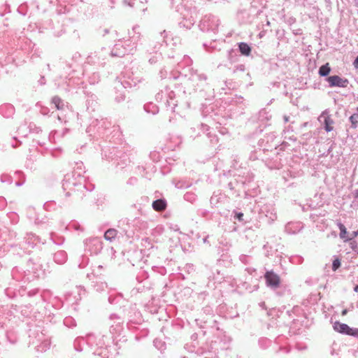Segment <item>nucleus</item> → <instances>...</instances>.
Instances as JSON below:
<instances>
[{"instance_id":"nucleus-18","label":"nucleus","mask_w":358,"mask_h":358,"mask_svg":"<svg viewBox=\"0 0 358 358\" xmlns=\"http://www.w3.org/2000/svg\"><path fill=\"white\" fill-rule=\"evenodd\" d=\"M0 180L1 182L12 183V178L7 174H2L0 177Z\"/></svg>"},{"instance_id":"nucleus-36","label":"nucleus","mask_w":358,"mask_h":358,"mask_svg":"<svg viewBox=\"0 0 358 358\" xmlns=\"http://www.w3.org/2000/svg\"><path fill=\"white\" fill-rule=\"evenodd\" d=\"M289 117L287 115H284L283 116V119H284L285 122H287L289 121Z\"/></svg>"},{"instance_id":"nucleus-31","label":"nucleus","mask_w":358,"mask_h":358,"mask_svg":"<svg viewBox=\"0 0 358 358\" xmlns=\"http://www.w3.org/2000/svg\"><path fill=\"white\" fill-rule=\"evenodd\" d=\"M354 67L358 69V55L356 57L355 59L353 62Z\"/></svg>"},{"instance_id":"nucleus-35","label":"nucleus","mask_w":358,"mask_h":358,"mask_svg":"<svg viewBox=\"0 0 358 358\" xmlns=\"http://www.w3.org/2000/svg\"><path fill=\"white\" fill-rule=\"evenodd\" d=\"M348 312V309H343V310H342V312H341V315H342L343 316H345V315H347Z\"/></svg>"},{"instance_id":"nucleus-45","label":"nucleus","mask_w":358,"mask_h":358,"mask_svg":"<svg viewBox=\"0 0 358 358\" xmlns=\"http://www.w3.org/2000/svg\"><path fill=\"white\" fill-rule=\"evenodd\" d=\"M103 268V266H102L101 265H99V266H98V268Z\"/></svg>"},{"instance_id":"nucleus-34","label":"nucleus","mask_w":358,"mask_h":358,"mask_svg":"<svg viewBox=\"0 0 358 358\" xmlns=\"http://www.w3.org/2000/svg\"><path fill=\"white\" fill-rule=\"evenodd\" d=\"M109 32H110V29H104L103 30L102 36H104L106 34H108Z\"/></svg>"},{"instance_id":"nucleus-7","label":"nucleus","mask_w":358,"mask_h":358,"mask_svg":"<svg viewBox=\"0 0 358 358\" xmlns=\"http://www.w3.org/2000/svg\"><path fill=\"white\" fill-rule=\"evenodd\" d=\"M67 259V254L64 250H59L54 255V260L58 264H62Z\"/></svg>"},{"instance_id":"nucleus-39","label":"nucleus","mask_w":358,"mask_h":358,"mask_svg":"<svg viewBox=\"0 0 358 358\" xmlns=\"http://www.w3.org/2000/svg\"><path fill=\"white\" fill-rule=\"evenodd\" d=\"M354 289V292H358V285H355V286L354 287V289Z\"/></svg>"},{"instance_id":"nucleus-8","label":"nucleus","mask_w":358,"mask_h":358,"mask_svg":"<svg viewBox=\"0 0 358 358\" xmlns=\"http://www.w3.org/2000/svg\"><path fill=\"white\" fill-rule=\"evenodd\" d=\"M118 231L115 229H108L104 233V238L108 241L112 242L115 240Z\"/></svg>"},{"instance_id":"nucleus-5","label":"nucleus","mask_w":358,"mask_h":358,"mask_svg":"<svg viewBox=\"0 0 358 358\" xmlns=\"http://www.w3.org/2000/svg\"><path fill=\"white\" fill-rule=\"evenodd\" d=\"M167 203L164 199H159L155 200L152 202V206L154 210L157 211H163L166 208Z\"/></svg>"},{"instance_id":"nucleus-49","label":"nucleus","mask_w":358,"mask_h":358,"mask_svg":"<svg viewBox=\"0 0 358 358\" xmlns=\"http://www.w3.org/2000/svg\"><path fill=\"white\" fill-rule=\"evenodd\" d=\"M203 241L206 242V238H203Z\"/></svg>"},{"instance_id":"nucleus-13","label":"nucleus","mask_w":358,"mask_h":358,"mask_svg":"<svg viewBox=\"0 0 358 358\" xmlns=\"http://www.w3.org/2000/svg\"><path fill=\"white\" fill-rule=\"evenodd\" d=\"M349 121L351 123L350 128L357 129L358 127V112L353 113L349 117Z\"/></svg>"},{"instance_id":"nucleus-25","label":"nucleus","mask_w":358,"mask_h":358,"mask_svg":"<svg viewBox=\"0 0 358 358\" xmlns=\"http://www.w3.org/2000/svg\"><path fill=\"white\" fill-rule=\"evenodd\" d=\"M136 1L135 0H130V1H128V0H123V3L124 5H126V6H129L131 8H134L135 6V2Z\"/></svg>"},{"instance_id":"nucleus-50","label":"nucleus","mask_w":358,"mask_h":358,"mask_svg":"<svg viewBox=\"0 0 358 358\" xmlns=\"http://www.w3.org/2000/svg\"><path fill=\"white\" fill-rule=\"evenodd\" d=\"M325 1H326V2H329V1H330V0H325Z\"/></svg>"},{"instance_id":"nucleus-43","label":"nucleus","mask_w":358,"mask_h":358,"mask_svg":"<svg viewBox=\"0 0 358 358\" xmlns=\"http://www.w3.org/2000/svg\"><path fill=\"white\" fill-rule=\"evenodd\" d=\"M66 177H67V176H64V181H66V180H67V179H66Z\"/></svg>"},{"instance_id":"nucleus-40","label":"nucleus","mask_w":358,"mask_h":358,"mask_svg":"<svg viewBox=\"0 0 358 358\" xmlns=\"http://www.w3.org/2000/svg\"><path fill=\"white\" fill-rule=\"evenodd\" d=\"M199 78H200V79H204V80H206V76H204V75H201V76H199Z\"/></svg>"},{"instance_id":"nucleus-23","label":"nucleus","mask_w":358,"mask_h":358,"mask_svg":"<svg viewBox=\"0 0 358 358\" xmlns=\"http://www.w3.org/2000/svg\"><path fill=\"white\" fill-rule=\"evenodd\" d=\"M190 185L189 184H187V185H185V182H182V181H178L176 184V187L178 188V189H181V188H187L188 187H189Z\"/></svg>"},{"instance_id":"nucleus-30","label":"nucleus","mask_w":358,"mask_h":358,"mask_svg":"<svg viewBox=\"0 0 358 358\" xmlns=\"http://www.w3.org/2000/svg\"><path fill=\"white\" fill-rule=\"evenodd\" d=\"M218 202V199L216 198V196H211L210 198V203L215 204Z\"/></svg>"},{"instance_id":"nucleus-37","label":"nucleus","mask_w":358,"mask_h":358,"mask_svg":"<svg viewBox=\"0 0 358 358\" xmlns=\"http://www.w3.org/2000/svg\"><path fill=\"white\" fill-rule=\"evenodd\" d=\"M94 358H108V357H104L103 356H101V353H99L98 355H94Z\"/></svg>"},{"instance_id":"nucleus-20","label":"nucleus","mask_w":358,"mask_h":358,"mask_svg":"<svg viewBox=\"0 0 358 358\" xmlns=\"http://www.w3.org/2000/svg\"><path fill=\"white\" fill-rule=\"evenodd\" d=\"M233 213L234 214V220H237L241 222H243L244 221V220H243L244 215L243 213L234 210Z\"/></svg>"},{"instance_id":"nucleus-6","label":"nucleus","mask_w":358,"mask_h":358,"mask_svg":"<svg viewBox=\"0 0 358 358\" xmlns=\"http://www.w3.org/2000/svg\"><path fill=\"white\" fill-rule=\"evenodd\" d=\"M238 47L242 55L248 57L252 52V48L247 43L240 42L238 43Z\"/></svg>"},{"instance_id":"nucleus-15","label":"nucleus","mask_w":358,"mask_h":358,"mask_svg":"<svg viewBox=\"0 0 358 358\" xmlns=\"http://www.w3.org/2000/svg\"><path fill=\"white\" fill-rule=\"evenodd\" d=\"M124 55L125 51L124 50H119L117 48V45H116L110 52V55L112 57H122Z\"/></svg>"},{"instance_id":"nucleus-17","label":"nucleus","mask_w":358,"mask_h":358,"mask_svg":"<svg viewBox=\"0 0 358 358\" xmlns=\"http://www.w3.org/2000/svg\"><path fill=\"white\" fill-rule=\"evenodd\" d=\"M194 22L192 20H182L179 22V26L180 27H184L186 29H189L194 24Z\"/></svg>"},{"instance_id":"nucleus-41","label":"nucleus","mask_w":358,"mask_h":358,"mask_svg":"<svg viewBox=\"0 0 358 358\" xmlns=\"http://www.w3.org/2000/svg\"><path fill=\"white\" fill-rule=\"evenodd\" d=\"M16 185H17V186H20V185H22V183H21V182H16Z\"/></svg>"},{"instance_id":"nucleus-4","label":"nucleus","mask_w":358,"mask_h":358,"mask_svg":"<svg viewBox=\"0 0 358 358\" xmlns=\"http://www.w3.org/2000/svg\"><path fill=\"white\" fill-rule=\"evenodd\" d=\"M333 327L336 331L345 335H348L351 329V327H349L348 324L341 323L338 321L334 322Z\"/></svg>"},{"instance_id":"nucleus-14","label":"nucleus","mask_w":358,"mask_h":358,"mask_svg":"<svg viewBox=\"0 0 358 358\" xmlns=\"http://www.w3.org/2000/svg\"><path fill=\"white\" fill-rule=\"evenodd\" d=\"M337 226L340 229V238L345 240L348 238L347 235L348 232L345 225L339 222L337 223Z\"/></svg>"},{"instance_id":"nucleus-32","label":"nucleus","mask_w":358,"mask_h":358,"mask_svg":"<svg viewBox=\"0 0 358 358\" xmlns=\"http://www.w3.org/2000/svg\"><path fill=\"white\" fill-rule=\"evenodd\" d=\"M234 52V50L233 49H231L229 52H228V57L229 59H232V54Z\"/></svg>"},{"instance_id":"nucleus-51","label":"nucleus","mask_w":358,"mask_h":358,"mask_svg":"<svg viewBox=\"0 0 358 358\" xmlns=\"http://www.w3.org/2000/svg\"><path fill=\"white\" fill-rule=\"evenodd\" d=\"M356 110H357V112H358V107L356 108Z\"/></svg>"},{"instance_id":"nucleus-26","label":"nucleus","mask_w":358,"mask_h":358,"mask_svg":"<svg viewBox=\"0 0 358 358\" xmlns=\"http://www.w3.org/2000/svg\"><path fill=\"white\" fill-rule=\"evenodd\" d=\"M357 236H358V230L353 231L351 234V237L346 238L345 240V241H351L352 239H353L355 237H357Z\"/></svg>"},{"instance_id":"nucleus-47","label":"nucleus","mask_w":358,"mask_h":358,"mask_svg":"<svg viewBox=\"0 0 358 358\" xmlns=\"http://www.w3.org/2000/svg\"><path fill=\"white\" fill-rule=\"evenodd\" d=\"M331 152V148L328 149V153Z\"/></svg>"},{"instance_id":"nucleus-16","label":"nucleus","mask_w":358,"mask_h":358,"mask_svg":"<svg viewBox=\"0 0 358 358\" xmlns=\"http://www.w3.org/2000/svg\"><path fill=\"white\" fill-rule=\"evenodd\" d=\"M333 123L334 121L330 117H327L324 119V127L326 131L329 132L333 130V127L331 126Z\"/></svg>"},{"instance_id":"nucleus-3","label":"nucleus","mask_w":358,"mask_h":358,"mask_svg":"<svg viewBox=\"0 0 358 358\" xmlns=\"http://www.w3.org/2000/svg\"><path fill=\"white\" fill-rule=\"evenodd\" d=\"M326 81L328 82L330 87H346L349 81L346 78H342L339 76L334 75L326 78Z\"/></svg>"},{"instance_id":"nucleus-11","label":"nucleus","mask_w":358,"mask_h":358,"mask_svg":"<svg viewBox=\"0 0 358 358\" xmlns=\"http://www.w3.org/2000/svg\"><path fill=\"white\" fill-rule=\"evenodd\" d=\"M76 167L74 168V170H73V176L77 175V176L80 177L84 173H85V170H84V167H83V162H77L76 164Z\"/></svg>"},{"instance_id":"nucleus-27","label":"nucleus","mask_w":358,"mask_h":358,"mask_svg":"<svg viewBox=\"0 0 358 358\" xmlns=\"http://www.w3.org/2000/svg\"><path fill=\"white\" fill-rule=\"evenodd\" d=\"M245 70V66L244 64H239L236 66V71H244Z\"/></svg>"},{"instance_id":"nucleus-44","label":"nucleus","mask_w":358,"mask_h":358,"mask_svg":"<svg viewBox=\"0 0 358 358\" xmlns=\"http://www.w3.org/2000/svg\"><path fill=\"white\" fill-rule=\"evenodd\" d=\"M62 186H63V188L65 189V183L64 182L62 184Z\"/></svg>"},{"instance_id":"nucleus-24","label":"nucleus","mask_w":358,"mask_h":358,"mask_svg":"<svg viewBox=\"0 0 358 358\" xmlns=\"http://www.w3.org/2000/svg\"><path fill=\"white\" fill-rule=\"evenodd\" d=\"M348 336H352L355 337H358V329L357 328H352L350 329V331L348 334Z\"/></svg>"},{"instance_id":"nucleus-19","label":"nucleus","mask_w":358,"mask_h":358,"mask_svg":"<svg viewBox=\"0 0 358 358\" xmlns=\"http://www.w3.org/2000/svg\"><path fill=\"white\" fill-rule=\"evenodd\" d=\"M184 199H185V200H186L187 201L193 202L195 200V199H196V196H195V194L194 193L187 192L184 195Z\"/></svg>"},{"instance_id":"nucleus-12","label":"nucleus","mask_w":358,"mask_h":358,"mask_svg":"<svg viewBox=\"0 0 358 358\" xmlns=\"http://www.w3.org/2000/svg\"><path fill=\"white\" fill-rule=\"evenodd\" d=\"M52 103L55 104L57 110H62L64 108V102L62 99L58 96H55L52 98Z\"/></svg>"},{"instance_id":"nucleus-1","label":"nucleus","mask_w":358,"mask_h":358,"mask_svg":"<svg viewBox=\"0 0 358 358\" xmlns=\"http://www.w3.org/2000/svg\"><path fill=\"white\" fill-rule=\"evenodd\" d=\"M220 25V20L213 15L205 16L200 22V29L203 31H211L216 33Z\"/></svg>"},{"instance_id":"nucleus-29","label":"nucleus","mask_w":358,"mask_h":358,"mask_svg":"<svg viewBox=\"0 0 358 358\" xmlns=\"http://www.w3.org/2000/svg\"><path fill=\"white\" fill-rule=\"evenodd\" d=\"M166 105L169 106H172V108H175V107L177 106V103H173V102H171L169 101H166Z\"/></svg>"},{"instance_id":"nucleus-46","label":"nucleus","mask_w":358,"mask_h":358,"mask_svg":"<svg viewBox=\"0 0 358 358\" xmlns=\"http://www.w3.org/2000/svg\"><path fill=\"white\" fill-rule=\"evenodd\" d=\"M176 8L177 11H179V8H178V6L176 7Z\"/></svg>"},{"instance_id":"nucleus-9","label":"nucleus","mask_w":358,"mask_h":358,"mask_svg":"<svg viewBox=\"0 0 358 358\" xmlns=\"http://www.w3.org/2000/svg\"><path fill=\"white\" fill-rule=\"evenodd\" d=\"M331 67L329 63L322 65L318 71V73L321 77H327L331 72Z\"/></svg>"},{"instance_id":"nucleus-48","label":"nucleus","mask_w":358,"mask_h":358,"mask_svg":"<svg viewBox=\"0 0 358 358\" xmlns=\"http://www.w3.org/2000/svg\"><path fill=\"white\" fill-rule=\"evenodd\" d=\"M172 1V4L173 5L174 4V0H171Z\"/></svg>"},{"instance_id":"nucleus-22","label":"nucleus","mask_w":358,"mask_h":358,"mask_svg":"<svg viewBox=\"0 0 358 358\" xmlns=\"http://www.w3.org/2000/svg\"><path fill=\"white\" fill-rule=\"evenodd\" d=\"M350 248L358 255V243L352 241L350 243Z\"/></svg>"},{"instance_id":"nucleus-21","label":"nucleus","mask_w":358,"mask_h":358,"mask_svg":"<svg viewBox=\"0 0 358 358\" xmlns=\"http://www.w3.org/2000/svg\"><path fill=\"white\" fill-rule=\"evenodd\" d=\"M341 260L338 258H336L332 263V270L334 271H336L337 269H338L341 267Z\"/></svg>"},{"instance_id":"nucleus-38","label":"nucleus","mask_w":358,"mask_h":358,"mask_svg":"<svg viewBox=\"0 0 358 358\" xmlns=\"http://www.w3.org/2000/svg\"><path fill=\"white\" fill-rule=\"evenodd\" d=\"M228 187L230 189H234V186H233V184L231 182H229L228 184Z\"/></svg>"},{"instance_id":"nucleus-10","label":"nucleus","mask_w":358,"mask_h":358,"mask_svg":"<svg viewBox=\"0 0 358 358\" xmlns=\"http://www.w3.org/2000/svg\"><path fill=\"white\" fill-rule=\"evenodd\" d=\"M143 108H144V110L148 113H152L153 115L157 113L159 111L158 107L152 103H148L145 104Z\"/></svg>"},{"instance_id":"nucleus-33","label":"nucleus","mask_w":358,"mask_h":358,"mask_svg":"<svg viewBox=\"0 0 358 358\" xmlns=\"http://www.w3.org/2000/svg\"><path fill=\"white\" fill-rule=\"evenodd\" d=\"M259 306L262 308V309H264V310H266V303L265 302L262 301L261 303H259Z\"/></svg>"},{"instance_id":"nucleus-2","label":"nucleus","mask_w":358,"mask_h":358,"mask_svg":"<svg viewBox=\"0 0 358 358\" xmlns=\"http://www.w3.org/2000/svg\"><path fill=\"white\" fill-rule=\"evenodd\" d=\"M264 278L267 287L275 289L280 286V276L273 271H266L264 274Z\"/></svg>"},{"instance_id":"nucleus-42","label":"nucleus","mask_w":358,"mask_h":358,"mask_svg":"<svg viewBox=\"0 0 358 358\" xmlns=\"http://www.w3.org/2000/svg\"><path fill=\"white\" fill-rule=\"evenodd\" d=\"M66 196H70V192H66Z\"/></svg>"},{"instance_id":"nucleus-28","label":"nucleus","mask_w":358,"mask_h":358,"mask_svg":"<svg viewBox=\"0 0 358 358\" xmlns=\"http://www.w3.org/2000/svg\"><path fill=\"white\" fill-rule=\"evenodd\" d=\"M125 99V96L124 94H121L120 96H117L115 97V101L117 102V103H120V101L124 100Z\"/></svg>"}]
</instances>
